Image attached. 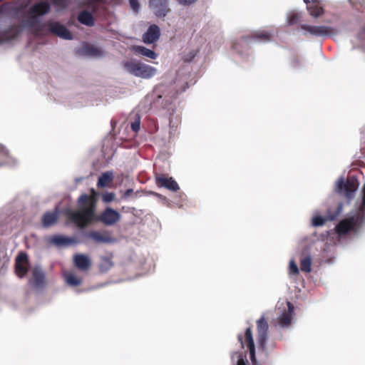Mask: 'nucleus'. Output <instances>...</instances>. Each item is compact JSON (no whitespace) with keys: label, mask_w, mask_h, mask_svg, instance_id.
<instances>
[{"label":"nucleus","mask_w":365,"mask_h":365,"mask_svg":"<svg viewBox=\"0 0 365 365\" xmlns=\"http://www.w3.org/2000/svg\"><path fill=\"white\" fill-rule=\"evenodd\" d=\"M334 217H330V219H329V220H334Z\"/></svg>","instance_id":"obj_48"},{"label":"nucleus","mask_w":365,"mask_h":365,"mask_svg":"<svg viewBox=\"0 0 365 365\" xmlns=\"http://www.w3.org/2000/svg\"><path fill=\"white\" fill-rule=\"evenodd\" d=\"M21 28L17 25H12L4 31H0V43L14 39L19 36Z\"/></svg>","instance_id":"obj_16"},{"label":"nucleus","mask_w":365,"mask_h":365,"mask_svg":"<svg viewBox=\"0 0 365 365\" xmlns=\"http://www.w3.org/2000/svg\"><path fill=\"white\" fill-rule=\"evenodd\" d=\"M289 271L291 273L294 274H299L298 267L293 260L290 261L289 262Z\"/></svg>","instance_id":"obj_41"},{"label":"nucleus","mask_w":365,"mask_h":365,"mask_svg":"<svg viewBox=\"0 0 365 365\" xmlns=\"http://www.w3.org/2000/svg\"><path fill=\"white\" fill-rule=\"evenodd\" d=\"M130 127H131V129L135 133L140 130V120L139 117L134 122L131 123Z\"/></svg>","instance_id":"obj_40"},{"label":"nucleus","mask_w":365,"mask_h":365,"mask_svg":"<svg viewBox=\"0 0 365 365\" xmlns=\"http://www.w3.org/2000/svg\"><path fill=\"white\" fill-rule=\"evenodd\" d=\"M135 51L136 53L142 56H146L148 58H150L151 59H155L158 56L157 53L155 51L142 46H136L135 48Z\"/></svg>","instance_id":"obj_28"},{"label":"nucleus","mask_w":365,"mask_h":365,"mask_svg":"<svg viewBox=\"0 0 365 365\" xmlns=\"http://www.w3.org/2000/svg\"><path fill=\"white\" fill-rule=\"evenodd\" d=\"M237 355V365H247V359L246 352L235 353Z\"/></svg>","instance_id":"obj_34"},{"label":"nucleus","mask_w":365,"mask_h":365,"mask_svg":"<svg viewBox=\"0 0 365 365\" xmlns=\"http://www.w3.org/2000/svg\"><path fill=\"white\" fill-rule=\"evenodd\" d=\"M113 266V262L110 257H102L99 264V269L102 272L108 271Z\"/></svg>","instance_id":"obj_30"},{"label":"nucleus","mask_w":365,"mask_h":365,"mask_svg":"<svg viewBox=\"0 0 365 365\" xmlns=\"http://www.w3.org/2000/svg\"><path fill=\"white\" fill-rule=\"evenodd\" d=\"M188 87L187 83H186V86L183 88L182 91H185V89Z\"/></svg>","instance_id":"obj_46"},{"label":"nucleus","mask_w":365,"mask_h":365,"mask_svg":"<svg viewBox=\"0 0 365 365\" xmlns=\"http://www.w3.org/2000/svg\"><path fill=\"white\" fill-rule=\"evenodd\" d=\"M115 195L113 192H107L103 195V200L106 202H110L114 200Z\"/></svg>","instance_id":"obj_42"},{"label":"nucleus","mask_w":365,"mask_h":365,"mask_svg":"<svg viewBox=\"0 0 365 365\" xmlns=\"http://www.w3.org/2000/svg\"><path fill=\"white\" fill-rule=\"evenodd\" d=\"M66 282L71 286L76 287L81 284V279L74 274H68L66 276Z\"/></svg>","instance_id":"obj_33"},{"label":"nucleus","mask_w":365,"mask_h":365,"mask_svg":"<svg viewBox=\"0 0 365 365\" xmlns=\"http://www.w3.org/2000/svg\"><path fill=\"white\" fill-rule=\"evenodd\" d=\"M16 163V160L9 155V151L5 146L0 144V167Z\"/></svg>","instance_id":"obj_23"},{"label":"nucleus","mask_w":365,"mask_h":365,"mask_svg":"<svg viewBox=\"0 0 365 365\" xmlns=\"http://www.w3.org/2000/svg\"><path fill=\"white\" fill-rule=\"evenodd\" d=\"M129 3L132 9L134 11L138 12L140 9V4L138 0H129Z\"/></svg>","instance_id":"obj_43"},{"label":"nucleus","mask_w":365,"mask_h":365,"mask_svg":"<svg viewBox=\"0 0 365 365\" xmlns=\"http://www.w3.org/2000/svg\"><path fill=\"white\" fill-rule=\"evenodd\" d=\"M120 215L118 212L110 207H107L97 217V220L103 222L106 225H113L119 221Z\"/></svg>","instance_id":"obj_9"},{"label":"nucleus","mask_w":365,"mask_h":365,"mask_svg":"<svg viewBox=\"0 0 365 365\" xmlns=\"http://www.w3.org/2000/svg\"><path fill=\"white\" fill-rule=\"evenodd\" d=\"M365 214L357 211L351 217L341 220L336 226V232L340 236L345 235L349 232H356L363 224Z\"/></svg>","instance_id":"obj_1"},{"label":"nucleus","mask_w":365,"mask_h":365,"mask_svg":"<svg viewBox=\"0 0 365 365\" xmlns=\"http://www.w3.org/2000/svg\"><path fill=\"white\" fill-rule=\"evenodd\" d=\"M359 185V181L355 176H349L344 181L341 178L337 182L336 190L339 193L343 194L348 199H351Z\"/></svg>","instance_id":"obj_4"},{"label":"nucleus","mask_w":365,"mask_h":365,"mask_svg":"<svg viewBox=\"0 0 365 365\" xmlns=\"http://www.w3.org/2000/svg\"><path fill=\"white\" fill-rule=\"evenodd\" d=\"M252 39L261 41H269L271 39V35L268 32L264 31H255L251 36H242L240 39V42L248 43Z\"/></svg>","instance_id":"obj_18"},{"label":"nucleus","mask_w":365,"mask_h":365,"mask_svg":"<svg viewBox=\"0 0 365 365\" xmlns=\"http://www.w3.org/2000/svg\"><path fill=\"white\" fill-rule=\"evenodd\" d=\"M300 269L302 272L309 273L312 270V258L310 256H305L300 259Z\"/></svg>","instance_id":"obj_31"},{"label":"nucleus","mask_w":365,"mask_h":365,"mask_svg":"<svg viewBox=\"0 0 365 365\" xmlns=\"http://www.w3.org/2000/svg\"><path fill=\"white\" fill-rule=\"evenodd\" d=\"M326 219L322 216H315L312 218V225L314 227L322 226L324 224Z\"/></svg>","instance_id":"obj_36"},{"label":"nucleus","mask_w":365,"mask_h":365,"mask_svg":"<svg viewBox=\"0 0 365 365\" xmlns=\"http://www.w3.org/2000/svg\"><path fill=\"white\" fill-rule=\"evenodd\" d=\"M197 51L192 50L187 54H185L182 59L185 62H191L195 56L197 55Z\"/></svg>","instance_id":"obj_35"},{"label":"nucleus","mask_w":365,"mask_h":365,"mask_svg":"<svg viewBox=\"0 0 365 365\" xmlns=\"http://www.w3.org/2000/svg\"><path fill=\"white\" fill-rule=\"evenodd\" d=\"M46 27L50 33L63 39L71 40L73 38L72 34L65 26L57 21H48L45 23Z\"/></svg>","instance_id":"obj_7"},{"label":"nucleus","mask_w":365,"mask_h":365,"mask_svg":"<svg viewBox=\"0 0 365 365\" xmlns=\"http://www.w3.org/2000/svg\"><path fill=\"white\" fill-rule=\"evenodd\" d=\"M29 18L27 20V25L29 27L34 29L35 32L36 34H39L41 31H43L44 28L46 27L45 24H41L36 16H34V15H29Z\"/></svg>","instance_id":"obj_26"},{"label":"nucleus","mask_w":365,"mask_h":365,"mask_svg":"<svg viewBox=\"0 0 365 365\" xmlns=\"http://www.w3.org/2000/svg\"><path fill=\"white\" fill-rule=\"evenodd\" d=\"M180 4L187 6L195 3L197 0H178Z\"/></svg>","instance_id":"obj_44"},{"label":"nucleus","mask_w":365,"mask_h":365,"mask_svg":"<svg viewBox=\"0 0 365 365\" xmlns=\"http://www.w3.org/2000/svg\"><path fill=\"white\" fill-rule=\"evenodd\" d=\"M68 217L71 222L79 227H84L91 222L95 217V203L81 207L79 210L70 212Z\"/></svg>","instance_id":"obj_2"},{"label":"nucleus","mask_w":365,"mask_h":365,"mask_svg":"<svg viewBox=\"0 0 365 365\" xmlns=\"http://www.w3.org/2000/svg\"><path fill=\"white\" fill-rule=\"evenodd\" d=\"M257 340L259 349L264 350L268 339V323L264 315L256 322Z\"/></svg>","instance_id":"obj_6"},{"label":"nucleus","mask_w":365,"mask_h":365,"mask_svg":"<svg viewBox=\"0 0 365 365\" xmlns=\"http://www.w3.org/2000/svg\"><path fill=\"white\" fill-rule=\"evenodd\" d=\"M237 339L241 344V347L244 348L245 346L250 352V358L252 365H257V361L255 356V345L252 336V331L251 327H247L245 332V336L238 334Z\"/></svg>","instance_id":"obj_5"},{"label":"nucleus","mask_w":365,"mask_h":365,"mask_svg":"<svg viewBox=\"0 0 365 365\" xmlns=\"http://www.w3.org/2000/svg\"><path fill=\"white\" fill-rule=\"evenodd\" d=\"M50 10V4L47 1H41L31 6L28 11L29 15L43 16Z\"/></svg>","instance_id":"obj_17"},{"label":"nucleus","mask_w":365,"mask_h":365,"mask_svg":"<svg viewBox=\"0 0 365 365\" xmlns=\"http://www.w3.org/2000/svg\"><path fill=\"white\" fill-rule=\"evenodd\" d=\"M29 257L26 253L21 252L16 257L15 270L19 277H24L28 272Z\"/></svg>","instance_id":"obj_10"},{"label":"nucleus","mask_w":365,"mask_h":365,"mask_svg":"<svg viewBox=\"0 0 365 365\" xmlns=\"http://www.w3.org/2000/svg\"><path fill=\"white\" fill-rule=\"evenodd\" d=\"M73 263L81 270H87L91 265L90 258L83 254H76L73 256Z\"/></svg>","instance_id":"obj_20"},{"label":"nucleus","mask_w":365,"mask_h":365,"mask_svg":"<svg viewBox=\"0 0 365 365\" xmlns=\"http://www.w3.org/2000/svg\"><path fill=\"white\" fill-rule=\"evenodd\" d=\"M133 192V190L131 188L126 190V191L125 192V193L123 195V197L128 198Z\"/></svg>","instance_id":"obj_45"},{"label":"nucleus","mask_w":365,"mask_h":365,"mask_svg":"<svg viewBox=\"0 0 365 365\" xmlns=\"http://www.w3.org/2000/svg\"><path fill=\"white\" fill-rule=\"evenodd\" d=\"M160 36V30L155 24L150 25L146 32L143 35V41L147 44L156 42Z\"/></svg>","instance_id":"obj_13"},{"label":"nucleus","mask_w":365,"mask_h":365,"mask_svg":"<svg viewBox=\"0 0 365 365\" xmlns=\"http://www.w3.org/2000/svg\"><path fill=\"white\" fill-rule=\"evenodd\" d=\"M93 202L96 204L95 199L86 194L81 195L78 198V204L83 207L87 205L89 206Z\"/></svg>","instance_id":"obj_32"},{"label":"nucleus","mask_w":365,"mask_h":365,"mask_svg":"<svg viewBox=\"0 0 365 365\" xmlns=\"http://www.w3.org/2000/svg\"><path fill=\"white\" fill-rule=\"evenodd\" d=\"M294 313L293 304L287 302V310H285L278 318V324L280 327L287 328L291 325Z\"/></svg>","instance_id":"obj_14"},{"label":"nucleus","mask_w":365,"mask_h":365,"mask_svg":"<svg viewBox=\"0 0 365 365\" xmlns=\"http://www.w3.org/2000/svg\"><path fill=\"white\" fill-rule=\"evenodd\" d=\"M113 180V174L110 172L103 173L98 178V186L106 187Z\"/></svg>","instance_id":"obj_29"},{"label":"nucleus","mask_w":365,"mask_h":365,"mask_svg":"<svg viewBox=\"0 0 365 365\" xmlns=\"http://www.w3.org/2000/svg\"><path fill=\"white\" fill-rule=\"evenodd\" d=\"M156 183L159 187H165L171 191L176 192L180 187L177 182L165 174L158 175L155 178Z\"/></svg>","instance_id":"obj_11"},{"label":"nucleus","mask_w":365,"mask_h":365,"mask_svg":"<svg viewBox=\"0 0 365 365\" xmlns=\"http://www.w3.org/2000/svg\"><path fill=\"white\" fill-rule=\"evenodd\" d=\"M58 218L57 208L54 211H48L42 216V225L45 227H48L56 223Z\"/></svg>","instance_id":"obj_22"},{"label":"nucleus","mask_w":365,"mask_h":365,"mask_svg":"<svg viewBox=\"0 0 365 365\" xmlns=\"http://www.w3.org/2000/svg\"><path fill=\"white\" fill-rule=\"evenodd\" d=\"M300 19V15L298 14H292L288 17V22L289 25L296 24Z\"/></svg>","instance_id":"obj_37"},{"label":"nucleus","mask_w":365,"mask_h":365,"mask_svg":"<svg viewBox=\"0 0 365 365\" xmlns=\"http://www.w3.org/2000/svg\"><path fill=\"white\" fill-rule=\"evenodd\" d=\"M78 21L87 26H93L95 24L92 14L86 10L81 11L78 15Z\"/></svg>","instance_id":"obj_25"},{"label":"nucleus","mask_w":365,"mask_h":365,"mask_svg":"<svg viewBox=\"0 0 365 365\" xmlns=\"http://www.w3.org/2000/svg\"><path fill=\"white\" fill-rule=\"evenodd\" d=\"M150 6L154 10L156 16L164 18L170 11L168 0H150Z\"/></svg>","instance_id":"obj_12"},{"label":"nucleus","mask_w":365,"mask_h":365,"mask_svg":"<svg viewBox=\"0 0 365 365\" xmlns=\"http://www.w3.org/2000/svg\"><path fill=\"white\" fill-rule=\"evenodd\" d=\"M83 53L89 56H100L102 55V51L97 47L91 45L86 44L82 47Z\"/></svg>","instance_id":"obj_27"},{"label":"nucleus","mask_w":365,"mask_h":365,"mask_svg":"<svg viewBox=\"0 0 365 365\" xmlns=\"http://www.w3.org/2000/svg\"><path fill=\"white\" fill-rule=\"evenodd\" d=\"M87 237L96 243H110L113 241L110 235L106 232L91 231L87 234Z\"/></svg>","instance_id":"obj_19"},{"label":"nucleus","mask_w":365,"mask_h":365,"mask_svg":"<svg viewBox=\"0 0 365 365\" xmlns=\"http://www.w3.org/2000/svg\"><path fill=\"white\" fill-rule=\"evenodd\" d=\"M362 192H363V197H362V202L359 207V212L361 213L365 214V184L362 187Z\"/></svg>","instance_id":"obj_39"},{"label":"nucleus","mask_w":365,"mask_h":365,"mask_svg":"<svg viewBox=\"0 0 365 365\" xmlns=\"http://www.w3.org/2000/svg\"><path fill=\"white\" fill-rule=\"evenodd\" d=\"M232 47L236 49L235 43L232 45Z\"/></svg>","instance_id":"obj_47"},{"label":"nucleus","mask_w":365,"mask_h":365,"mask_svg":"<svg viewBox=\"0 0 365 365\" xmlns=\"http://www.w3.org/2000/svg\"><path fill=\"white\" fill-rule=\"evenodd\" d=\"M50 242L57 247H63L75 244L76 240L73 237L56 235L51 237Z\"/></svg>","instance_id":"obj_21"},{"label":"nucleus","mask_w":365,"mask_h":365,"mask_svg":"<svg viewBox=\"0 0 365 365\" xmlns=\"http://www.w3.org/2000/svg\"><path fill=\"white\" fill-rule=\"evenodd\" d=\"M300 27L314 36H329L335 33L332 27L327 26L302 24Z\"/></svg>","instance_id":"obj_8"},{"label":"nucleus","mask_w":365,"mask_h":365,"mask_svg":"<svg viewBox=\"0 0 365 365\" xmlns=\"http://www.w3.org/2000/svg\"><path fill=\"white\" fill-rule=\"evenodd\" d=\"M68 0H51L53 5L61 9H65L67 6Z\"/></svg>","instance_id":"obj_38"},{"label":"nucleus","mask_w":365,"mask_h":365,"mask_svg":"<svg viewBox=\"0 0 365 365\" xmlns=\"http://www.w3.org/2000/svg\"><path fill=\"white\" fill-rule=\"evenodd\" d=\"M30 282L37 289L44 287L46 284V277L43 271L39 267H35L32 270V278Z\"/></svg>","instance_id":"obj_15"},{"label":"nucleus","mask_w":365,"mask_h":365,"mask_svg":"<svg viewBox=\"0 0 365 365\" xmlns=\"http://www.w3.org/2000/svg\"><path fill=\"white\" fill-rule=\"evenodd\" d=\"M307 9L309 15L314 18H319L324 14V10L320 5L319 1L307 4Z\"/></svg>","instance_id":"obj_24"},{"label":"nucleus","mask_w":365,"mask_h":365,"mask_svg":"<svg viewBox=\"0 0 365 365\" xmlns=\"http://www.w3.org/2000/svg\"><path fill=\"white\" fill-rule=\"evenodd\" d=\"M123 67L130 74L142 78H150L157 73L155 68L140 61H125L123 63Z\"/></svg>","instance_id":"obj_3"}]
</instances>
